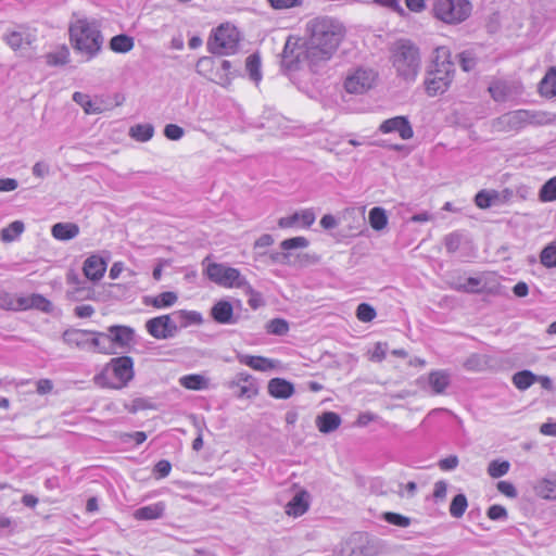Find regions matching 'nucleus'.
<instances>
[{
    "instance_id": "obj_2",
    "label": "nucleus",
    "mask_w": 556,
    "mask_h": 556,
    "mask_svg": "<svg viewBox=\"0 0 556 556\" xmlns=\"http://www.w3.org/2000/svg\"><path fill=\"white\" fill-rule=\"evenodd\" d=\"M455 66L447 47H438L427 77L424 81L426 93L437 97L446 92L454 79Z\"/></svg>"
},
{
    "instance_id": "obj_62",
    "label": "nucleus",
    "mask_w": 556,
    "mask_h": 556,
    "mask_svg": "<svg viewBox=\"0 0 556 556\" xmlns=\"http://www.w3.org/2000/svg\"><path fill=\"white\" fill-rule=\"evenodd\" d=\"M94 313L91 305L84 304L75 307V315L79 318H88Z\"/></svg>"
},
{
    "instance_id": "obj_51",
    "label": "nucleus",
    "mask_w": 556,
    "mask_h": 556,
    "mask_svg": "<svg viewBox=\"0 0 556 556\" xmlns=\"http://www.w3.org/2000/svg\"><path fill=\"white\" fill-rule=\"evenodd\" d=\"M172 465L168 460L162 459L154 466L153 472L157 479H163L169 475Z\"/></svg>"
},
{
    "instance_id": "obj_31",
    "label": "nucleus",
    "mask_w": 556,
    "mask_h": 556,
    "mask_svg": "<svg viewBox=\"0 0 556 556\" xmlns=\"http://www.w3.org/2000/svg\"><path fill=\"white\" fill-rule=\"evenodd\" d=\"M538 376L530 370H521L514 374L511 381L513 384L520 391L529 389L536 382Z\"/></svg>"
},
{
    "instance_id": "obj_53",
    "label": "nucleus",
    "mask_w": 556,
    "mask_h": 556,
    "mask_svg": "<svg viewBox=\"0 0 556 556\" xmlns=\"http://www.w3.org/2000/svg\"><path fill=\"white\" fill-rule=\"evenodd\" d=\"M164 135L169 140H179L184 136V129L176 124H168L164 128Z\"/></svg>"
},
{
    "instance_id": "obj_42",
    "label": "nucleus",
    "mask_w": 556,
    "mask_h": 556,
    "mask_svg": "<svg viewBox=\"0 0 556 556\" xmlns=\"http://www.w3.org/2000/svg\"><path fill=\"white\" fill-rule=\"evenodd\" d=\"M468 507L467 497L464 494H457L453 497L450 505V514L454 518H460L464 516Z\"/></svg>"
},
{
    "instance_id": "obj_35",
    "label": "nucleus",
    "mask_w": 556,
    "mask_h": 556,
    "mask_svg": "<svg viewBox=\"0 0 556 556\" xmlns=\"http://www.w3.org/2000/svg\"><path fill=\"white\" fill-rule=\"evenodd\" d=\"M369 224L375 230H382L387 227L388 216L382 207L376 206L369 211Z\"/></svg>"
},
{
    "instance_id": "obj_29",
    "label": "nucleus",
    "mask_w": 556,
    "mask_h": 556,
    "mask_svg": "<svg viewBox=\"0 0 556 556\" xmlns=\"http://www.w3.org/2000/svg\"><path fill=\"white\" fill-rule=\"evenodd\" d=\"M73 100L83 108L84 112L88 115L100 114L103 109L101 104L92 101L89 94L79 91L74 92Z\"/></svg>"
},
{
    "instance_id": "obj_3",
    "label": "nucleus",
    "mask_w": 556,
    "mask_h": 556,
    "mask_svg": "<svg viewBox=\"0 0 556 556\" xmlns=\"http://www.w3.org/2000/svg\"><path fill=\"white\" fill-rule=\"evenodd\" d=\"M70 42L73 49L91 60L98 55L103 46L99 25L88 18H77L68 27Z\"/></svg>"
},
{
    "instance_id": "obj_7",
    "label": "nucleus",
    "mask_w": 556,
    "mask_h": 556,
    "mask_svg": "<svg viewBox=\"0 0 556 556\" xmlns=\"http://www.w3.org/2000/svg\"><path fill=\"white\" fill-rule=\"evenodd\" d=\"M241 35L231 23H222L214 28L207 39V50L217 55H230L237 52Z\"/></svg>"
},
{
    "instance_id": "obj_40",
    "label": "nucleus",
    "mask_w": 556,
    "mask_h": 556,
    "mask_svg": "<svg viewBox=\"0 0 556 556\" xmlns=\"http://www.w3.org/2000/svg\"><path fill=\"white\" fill-rule=\"evenodd\" d=\"M180 384L189 390H202L207 387V381L203 376L192 374L181 377Z\"/></svg>"
},
{
    "instance_id": "obj_9",
    "label": "nucleus",
    "mask_w": 556,
    "mask_h": 556,
    "mask_svg": "<svg viewBox=\"0 0 556 556\" xmlns=\"http://www.w3.org/2000/svg\"><path fill=\"white\" fill-rule=\"evenodd\" d=\"M282 63L288 68H295L302 62H309L312 64L319 63V60H315L311 54V41L308 37L306 39L290 35L285 43L282 50Z\"/></svg>"
},
{
    "instance_id": "obj_48",
    "label": "nucleus",
    "mask_w": 556,
    "mask_h": 556,
    "mask_svg": "<svg viewBox=\"0 0 556 556\" xmlns=\"http://www.w3.org/2000/svg\"><path fill=\"white\" fill-rule=\"evenodd\" d=\"M465 292L480 293L486 290L480 278L469 277L464 286L459 288Z\"/></svg>"
},
{
    "instance_id": "obj_16",
    "label": "nucleus",
    "mask_w": 556,
    "mask_h": 556,
    "mask_svg": "<svg viewBox=\"0 0 556 556\" xmlns=\"http://www.w3.org/2000/svg\"><path fill=\"white\" fill-rule=\"evenodd\" d=\"M238 361L240 364L262 372L275 370L280 366L279 361L261 355H239Z\"/></svg>"
},
{
    "instance_id": "obj_26",
    "label": "nucleus",
    "mask_w": 556,
    "mask_h": 556,
    "mask_svg": "<svg viewBox=\"0 0 556 556\" xmlns=\"http://www.w3.org/2000/svg\"><path fill=\"white\" fill-rule=\"evenodd\" d=\"M232 64L228 60H223L218 67L216 68L215 74L207 75L208 78L216 84L227 87L231 84L232 75H231Z\"/></svg>"
},
{
    "instance_id": "obj_13",
    "label": "nucleus",
    "mask_w": 556,
    "mask_h": 556,
    "mask_svg": "<svg viewBox=\"0 0 556 556\" xmlns=\"http://www.w3.org/2000/svg\"><path fill=\"white\" fill-rule=\"evenodd\" d=\"M148 333L157 340L173 338L177 331V324L169 314L153 317L146 323Z\"/></svg>"
},
{
    "instance_id": "obj_10",
    "label": "nucleus",
    "mask_w": 556,
    "mask_h": 556,
    "mask_svg": "<svg viewBox=\"0 0 556 556\" xmlns=\"http://www.w3.org/2000/svg\"><path fill=\"white\" fill-rule=\"evenodd\" d=\"M51 307V302L41 294L17 295L0 290V308L2 309L18 312L37 308L42 312H50Z\"/></svg>"
},
{
    "instance_id": "obj_44",
    "label": "nucleus",
    "mask_w": 556,
    "mask_h": 556,
    "mask_svg": "<svg viewBox=\"0 0 556 556\" xmlns=\"http://www.w3.org/2000/svg\"><path fill=\"white\" fill-rule=\"evenodd\" d=\"M509 468L510 465L507 460H492L489 464L488 473L491 478L496 479L505 476L508 472Z\"/></svg>"
},
{
    "instance_id": "obj_30",
    "label": "nucleus",
    "mask_w": 556,
    "mask_h": 556,
    "mask_svg": "<svg viewBox=\"0 0 556 556\" xmlns=\"http://www.w3.org/2000/svg\"><path fill=\"white\" fill-rule=\"evenodd\" d=\"M46 62L49 66H62L70 61V50L65 45L46 54Z\"/></svg>"
},
{
    "instance_id": "obj_38",
    "label": "nucleus",
    "mask_w": 556,
    "mask_h": 556,
    "mask_svg": "<svg viewBox=\"0 0 556 556\" xmlns=\"http://www.w3.org/2000/svg\"><path fill=\"white\" fill-rule=\"evenodd\" d=\"M24 231V224L20 220L11 223L1 230L0 237L3 242H12Z\"/></svg>"
},
{
    "instance_id": "obj_58",
    "label": "nucleus",
    "mask_w": 556,
    "mask_h": 556,
    "mask_svg": "<svg viewBox=\"0 0 556 556\" xmlns=\"http://www.w3.org/2000/svg\"><path fill=\"white\" fill-rule=\"evenodd\" d=\"M486 516L491 520H498V519L505 518L507 516V511H506L505 507H503L501 505H492L489 507V509L486 511Z\"/></svg>"
},
{
    "instance_id": "obj_20",
    "label": "nucleus",
    "mask_w": 556,
    "mask_h": 556,
    "mask_svg": "<svg viewBox=\"0 0 556 556\" xmlns=\"http://www.w3.org/2000/svg\"><path fill=\"white\" fill-rule=\"evenodd\" d=\"M309 495L305 490L298 492L286 506V513L289 516L300 517L304 515L309 507Z\"/></svg>"
},
{
    "instance_id": "obj_56",
    "label": "nucleus",
    "mask_w": 556,
    "mask_h": 556,
    "mask_svg": "<svg viewBox=\"0 0 556 556\" xmlns=\"http://www.w3.org/2000/svg\"><path fill=\"white\" fill-rule=\"evenodd\" d=\"M459 63L465 72H469L475 67L476 59L471 55V53L465 51L459 54Z\"/></svg>"
},
{
    "instance_id": "obj_6",
    "label": "nucleus",
    "mask_w": 556,
    "mask_h": 556,
    "mask_svg": "<svg viewBox=\"0 0 556 556\" xmlns=\"http://www.w3.org/2000/svg\"><path fill=\"white\" fill-rule=\"evenodd\" d=\"M135 341V331L131 327L113 325L106 332H94L92 348L97 353L104 355L116 354L118 350L129 348Z\"/></svg>"
},
{
    "instance_id": "obj_12",
    "label": "nucleus",
    "mask_w": 556,
    "mask_h": 556,
    "mask_svg": "<svg viewBox=\"0 0 556 556\" xmlns=\"http://www.w3.org/2000/svg\"><path fill=\"white\" fill-rule=\"evenodd\" d=\"M376 74L371 70L356 68L344 80V89L352 94H362L372 88Z\"/></svg>"
},
{
    "instance_id": "obj_4",
    "label": "nucleus",
    "mask_w": 556,
    "mask_h": 556,
    "mask_svg": "<svg viewBox=\"0 0 556 556\" xmlns=\"http://www.w3.org/2000/svg\"><path fill=\"white\" fill-rule=\"evenodd\" d=\"M390 61L397 76L414 81L421 70L419 48L409 39L396 40L390 48Z\"/></svg>"
},
{
    "instance_id": "obj_39",
    "label": "nucleus",
    "mask_w": 556,
    "mask_h": 556,
    "mask_svg": "<svg viewBox=\"0 0 556 556\" xmlns=\"http://www.w3.org/2000/svg\"><path fill=\"white\" fill-rule=\"evenodd\" d=\"M489 92L494 101L504 102L507 100L509 88L505 81L495 80L489 86Z\"/></svg>"
},
{
    "instance_id": "obj_27",
    "label": "nucleus",
    "mask_w": 556,
    "mask_h": 556,
    "mask_svg": "<svg viewBox=\"0 0 556 556\" xmlns=\"http://www.w3.org/2000/svg\"><path fill=\"white\" fill-rule=\"evenodd\" d=\"M534 492L541 498L556 500V476L540 480L534 486Z\"/></svg>"
},
{
    "instance_id": "obj_8",
    "label": "nucleus",
    "mask_w": 556,
    "mask_h": 556,
    "mask_svg": "<svg viewBox=\"0 0 556 556\" xmlns=\"http://www.w3.org/2000/svg\"><path fill=\"white\" fill-rule=\"evenodd\" d=\"M472 4L469 0H432L431 13L446 25H458L469 18Z\"/></svg>"
},
{
    "instance_id": "obj_34",
    "label": "nucleus",
    "mask_w": 556,
    "mask_h": 556,
    "mask_svg": "<svg viewBox=\"0 0 556 556\" xmlns=\"http://www.w3.org/2000/svg\"><path fill=\"white\" fill-rule=\"evenodd\" d=\"M129 135L137 141L146 142L153 137L154 128L150 124H137L130 128Z\"/></svg>"
},
{
    "instance_id": "obj_14",
    "label": "nucleus",
    "mask_w": 556,
    "mask_h": 556,
    "mask_svg": "<svg viewBox=\"0 0 556 556\" xmlns=\"http://www.w3.org/2000/svg\"><path fill=\"white\" fill-rule=\"evenodd\" d=\"M379 131L382 134L397 132L403 140H408L414 136V130L405 116H395L383 121L379 126Z\"/></svg>"
},
{
    "instance_id": "obj_57",
    "label": "nucleus",
    "mask_w": 556,
    "mask_h": 556,
    "mask_svg": "<svg viewBox=\"0 0 556 556\" xmlns=\"http://www.w3.org/2000/svg\"><path fill=\"white\" fill-rule=\"evenodd\" d=\"M497 490L507 497L515 498L517 496L516 488L511 482L500 481L497 483Z\"/></svg>"
},
{
    "instance_id": "obj_22",
    "label": "nucleus",
    "mask_w": 556,
    "mask_h": 556,
    "mask_svg": "<svg viewBox=\"0 0 556 556\" xmlns=\"http://www.w3.org/2000/svg\"><path fill=\"white\" fill-rule=\"evenodd\" d=\"M539 93L541 97L552 99L556 97V67H549L544 77L539 83Z\"/></svg>"
},
{
    "instance_id": "obj_25",
    "label": "nucleus",
    "mask_w": 556,
    "mask_h": 556,
    "mask_svg": "<svg viewBox=\"0 0 556 556\" xmlns=\"http://www.w3.org/2000/svg\"><path fill=\"white\" fill-rule=\"evenodd\" d=\"M428 382L435 394H442L450 386V375L445 370H432L428 375Z\"/></svg>"
},
{
    "instance_id": "obj_21",
    "label": "nucleus",
    "mask_w": 556,
    "mask_h": 556,
    "mask_svg": "<svg viewBox=\"0 0 556 556\" xmlns=\"http://www.w3.org/2000/svg\"><path fill=\"white\" fill-rule=\"evenodd\" d=\"M211 316L218 324L226 325L233 323L232 304L226 300L217 301L211 309Z\"/></svg>"
},
{
    "instance_id": "obj_33",
    "label": "nucleus",
    "mask_w": 556,
    "mask_h": 556,
    "mask_svg": "<svg viewBox=\"0 0 556 556\" xmlns=\"http://www.w3.org/2000/svg\"><path fill=\"white\" fill-rule=\"evenodd\" d=\"M4 41L13 50H20L31 42L27 35L17 30L8 33L4 37Z\"/></svg>"
},
{
    "instance_id": "obj_52",
    "label": "nucleus",
    "mask_w": 556,
    "mask_h": 556,
    "mask_svg": "<svg viewBox=\"0 0 556 556\" xmlns=\"http://www.w3.org/2000/svg\"><path fill=\"white\" fill-rule=\"evenodd\" d=\"M493 197L485 190L479 191L475 197V204L479 208H488L491 206Z\"/></svg>"
},
{
    "instance_id": "obj_5",
    "label": "nucleus",
    "mask_w": 556,
    "mask_h": 556,
    "mask_svg": "<svg viewBox=\"0 0 556 556\" xmlns=\"http://www.w3.org/2000/svg\"><path fill=\"white\" fill-rule=\"evenodd\" d=\"M134 377V359L130 356L122 355L111 358L94 380L101 387L119 390L125 388Z\"/></svg>"
},
{
    "instance_id": "obj_59",
    "label": "nucleus",
    "mask_w": 556,
    "mask_h": 556,
    "mask_svg": "<svg viewBox=\"0 0 556 556\" xmlns=\"http://www.w3.org/2000/svg\"><path fill=\"white\" fill-rule=\"evenodd\" d=\"M458 466V458L455 455L445 457L439 462V467L443 471H448Z\"/></svg>"
},
{
    "instance_id": "obj_18",
    "label": "nucleus",
    "mask_w": 556,
    "mask_h": 556,
    "mask_svg": "<svg viewBox=\"0 0 556 556\" xmlns=\"http://www.w3.org/2000/svg\"><path fill=\"white\" fill-rule=\"evenodd\" d=\"M268 394L274 399L287 400L294 393V386L283 378H273L267 384Z\"/></svg>"
},
{
    "instance_id": "obj_24",
    "label": "nucleus",
    "mask_w": 556,
    "mask_h": 556,
    "mask_svg": "<svg viewBox=\"0 0 556 556\" xmlns=\"http://www.w3.org/2000/svg\"><path fill=\"white\" fill-rule=\"evenodd\" d=\"M316 425L321 433H329L340 427L341 418L337 413L326 412L317 417Z\"/></svg>"
},
{
    "instance_id": "obj_41",
    "label": "nucleus",
    "mask_w": 556,
    "mask_h": 556,
    "mask_svg": "<svg viewBox=\"0 0 556 556\" xmlns=\"http://www.w3.org/2000/svg\"><path fill=\"white\" fill-rule=\"evenodd\" d=\"M540 262L546 268L556 267V242H551L540 253Z\"/></svg>"
},
{
    "instance_id": "obj_61",
    "label": "nucleus",
    "mask_w": 556,
    "mask_h": 556,
    "mask_svg": "<svg viewBox=\"0 0 556 556\" xmlns=\"http://www.w3.org/2000/svg\"><path fill=\"white\" fill-rule=\"evenodd\" d=\"M447 485L444 481H438L434 483L433 497L435 500H443L446 496Z\"/></svg>"
},
{
    "instance_id": "obj_28",
    "label": "nucleus",
    "mask_w": 556,
    "mask_h": 556,
    "mask_svg": "<svg viewBox=\"0 0 556 556\" xmlns=\"http://www.w3.org/2000/svg\"><path fill=\"white\" fill-rule=\"evenodd\" d=\"M52 236L58 240H70L79 233V228L72 223H58L51 229Z\"/></svg>"
},
{
    "instance_id": "obj_43",
    "label": "nucleus",
    "mask_w": 556,
    "mask_h": 556,
    "mask_svg": "<svg viewBox=\"0 0 556 556\" xmlns=\"http://www.w3.org/2000/svg\"><path fill=\"white\" fill-rule=\"evenodd\" d=\"M539 199L542 202H553L556 200V176L549 178L540 189Z\"/></svg>"
},
{
    "instance_id": "obj_1",
    "label": "nucleus",
    "mask_w": 556,
    "mask_h": 556,
    "mask_svg": "<svg viewBox=\"0 0 556 556\" xmlns=\"http://www.w3.org/2000/svg\"><path fill=\"white\" fill-rule=\"evenodd\" d=\"M311 54L319 62L330 60L346 37L342 22L329 16H317L306 23Z\"/></svg>"
},
{
    "instance_id": "obj_50",
    "label": "nucleus",
    "mask_w": 556,
    "mask_h": 556,
    "mask_svg": "<svg viewBox=\"0 0 556 556\" xmlns=\"http://www.w3.org/2000/svg\"><path fill=\"white\" fill-rule=\"evenodd\" d=\"M269 5L275 10H287L302 4V0H268Z\"/></svg>"
},
{
    "instance_id": "obj_17",
    "label": "nucleus",
    "mask_w": 556,
    "mask_h": 556,
    "mask_svg": "<svg viewBox=\"0 0 556 556\" xmlns=\"http://www.w3.org/2000/svg\"><path fill=\"white\" fill-rule=\"evenodd\" d=\"M96 331L84 329H68L63 333L64 342L72 348L92 346V338Z\"/></svg>"
},
{
    "instance_id": "obj_23",
    "label": "nucleus",
    "mask_w": 556,
    "mask_h": 556,
    "mask_svg": "<svg viewBox=\"0 0 556 556\" xmlns=\"http://www.w3.org/2000/svg\"><path fill=\"white\" fill-rule=\"evenodd\" d=\"M164 510L165 505L164 503L160 502L138 508L134 513V518L136 520H154L161 518L164 514Z\"/></svg>"
},
{
    "instance_id": "obj_19",
    "label": "nucleus",
    "mask_w": 556,
    "mask_h": 556,
    "mask_svg": "<svg viewBox=\"0 0 556 556\" xmlns=\"http://www.w3.org/2000/svg\"><path fill=\"white\" fill-rule=\"evenodd\" d=\"M83 270L88 279L98 281L103 277L106 270V263L102 257L91 255L85 261Z\"/></svg>"
},
{
    "instance_id": "obj_37",
    "label": "nucleus",
    "mask_w": 556,
    "mask_h": 556,
    "mask_svg": "<svg viewBox=\"0 0 556 556\" xmlns=\"http://www.w3.org/2000/svg\"><path fill=\"white\" fill-rule=\"evenodd\" d=\"M245 68L252 80L258 83L262 79L260 55L253 53L245 60Z\"/></svg>"
},
{
    "instance_id": "obj_46",
    "label": "nucleus",
    "mask_w": 556,
    "mask_h": 556,
    "mask_svg": "<svg viewBox=\"0 0 556 556\" xmlns=\"http://www.w3.org/2000/svg\"><path fill=\"white\" fill-rule=\"evenodd\" d=\"M309 244L308 240L305 237H293L283 240L280 243V247L285 251H290L293 249H304L307 248Z\"/></svg>"
},
{
    "instance_id": "obj_45",
    "label": "nucleus",
    "mask_w": 556,
    "mask_h": 556,
    "mask_svg": "<svg viewBox=\"0 0 556 556\" xmlns=\"http://www.w3.org/2000/svg\"><path fill=\"white\" fill-rule=\"evenodd\" d=\"M376 315L375 308L367 303H361L356 308V317L359 321L369 323L375 319Z\"/></svg>"
},
{
    "instance_id": "obj_60",
    "label": "nucleus",
    "mask_w": 556,
    "mask_h": 556,
    "mask_svg": "<svg viewBox=\"0 0 556 556\" xmlns=\"http://www.w3.org/2000/svg\"><path fill=\"white\" fill-rule=\"evenodd\" d=\"M37 392L40 395L48 394L53 389V383L50 379H40L36 383Z\"/></svg>"
},
{
    "instance_id": "obj_54",
    "label": "nucleus",
    "mask_w": 556,
    "mask_h": 556,
    "mask_svg": "<svg viewBox=\"0 0 556 556\" xmlns=\"http://www.w3.org/2000/svg\"><path fill=\"white\" fill-rule=\"evenodd\" d=\"M298 222H301L303 227H311L315 223V214L311 208L296 212Z\"/></svg>"
},
{
    "instance_id": "obj_15",
    "label": "nucleus",
    "mask_w": 556,
    "mask_h": 556,
    "mask_svg": "<svg viewBox=\"0 0 556 556\" xmlns=\"http://www.w3.org/2000/svg\"><path fill=\"white\" fill-rule=\"evenodd\" d=\"M237 388V397L253 399L258 394V387L255 379L247 372H240L237 379L231 382Z\"/></svg>"
},
{
    "instance_id": "obj_47",
    "label": "nucleus",
    "mask_w": 556,
    "mask_h": 556,
    "mask_svg": "<svg viewBox=\"0 0 556 556\" xmlns=\"http://www.w3.org/2000/svg\"><path fill=\"white\" fill-rule=\"evenodd\" d=\"M267 332L271 334L282 336L289 330V325L285 319L275 318L267 324Z\"/></svg>"
},
{
    "instance_id": "obj_55",
    "label": "nucleus",
    "mask_w": 556,
    "mask_h": 556,
    "mask_svg": "<svg viewBox=\"0 0 556 556\" xmlns=\"http://www.w3.org/2000/svg\"><path fill=\"white\" fill-rule=\"evenodd\" d=\"M215 67V61L210 56L201 58L197 63V71L202 75H207Z\"/></svg>"
},
{
    "instance_id": "obj_11",
    "label": "nucleus",
    "mask_w": 556,
    "mask_h": 556,
    "mask_svg": "<svg viewBox=\"0 0 556 556\" xmlns=\"http://www.w3.org/2000/svg\"><path fill=\"white\" fill-rule=\"evenodd\" d=\"M204 275L210 281L226 289L240 288L245 283L239 269L220 263H207Z\"/></svg>"
},
{
    "instance_id": "obj_49",
    "label": "nucleus",
    "mask_w": 556,
    "mask_h": 556,
    "mask_svg": "<svg viewBox=\"0 0 556 556\" xmlns=\"http://www.w3.org/2000/svg\"><path fill=\"white\" fill-rule=\"evenodd\" d=\"M384 519L389 523L397 526V527H402V528L408 527L410 523L409 518H407L403 515L396 514V513H386Z\"/></svg>"
},
{
    "instance_id": "obj_63",
    "label": "nucleus",
    "mask_w": 556,
    "mask_h": 556,
    "mask_svg": "<svg viewBox=\"0 0 556 556\" xmlns=\"http://www.w3.org/2000/svg\"><path fill=\"white\" fill-rule=\"evenodd\" d=\"M298 222L296 213L278 219V226L282 229L292 228Z\"/></svg>"
},
{
    "instance_id": "obj_36",
    "label": "nucleus",
    "mask_w": 556,
    "mask_h": 556,
    "mask_svg": "<svg viewBox=\"0 0 556 556\" xmlns=\"http://www.w3.org/2000/svg\"><path fill=\"white\" fill-rule=\"evenodd\" d=\"M110 48L114 52L126 53L134 48V40L127 35H117L110 40Z\"/></svg>"
},
{
    "instance_id": "obj_32",
    "label": "nucleus",
    "mask_w": 556,
    "mask_h": 556,
    "mask_svg": "<svg viewBox=\"0 0 556 556\" xmlns=\"http://www.w3.org/2000/svg\"><path fill=\"white\" fill-rule=\"evenodd\" d=\"M177 300H178V296L175 292L165 291V292H162V293L153 296L150 300V304L154 308L161 309V308H166V307L173 306L174 304H176Z\"/></svg>"
},
{
    "instance_id": "obj_64",
    "label": "nucleus",
    "mask_w": 556,
    "mask_h": 556,
    "mask_svg": "<svg viewBox=\"0 0 556 556\" xmlns=\"http://www.w3.org/2000/svg\"><path fill=\"white\" fill-rule=\"evenodd\" d=\"M540 432L544 435L556 437V421L555 422H544L540 427Z\"/></svg>"
}]
</instances>
